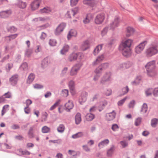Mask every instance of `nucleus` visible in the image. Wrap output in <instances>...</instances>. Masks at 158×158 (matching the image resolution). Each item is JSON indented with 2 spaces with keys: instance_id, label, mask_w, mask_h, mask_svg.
I'll list each match as a JSON object with an SVG mask.
<instances>
[{
  "instance_id": "nucleus-64",
  "label": "nucleus",
  "mask_w": 158,
  "mask_h": 158,
  "mask_svg": "<svg viewBox=\"0 0 158 158\" xmlns=\"http://www.w3.org/2000/svg\"><path fill=\"white\" fill-rule=\"evenodd\" d=\"M153 91L154 95L155 96H158V88L155 89Z\"/></svg>"
},
{
  "instance_id": "nucleus-15",
  "label": "nucleus",
  "mask_w": 158,
  "mask_h": 158,
  "mask_svg": "<svg viewBox=\"0 0 158 158\" xmlns=\"http://www.w3.org/2000/svg\"><path fill=\"white\" fill-rule=\"evenodd\" d=\"M78 11V8L75 7L68 11L66 14V15L67 17L70 18L72 16H74L75 14L77 13Z\"/></svg>"
},
{
  "instance_id": "nucleus-47",
  "label": "nucleus",
  "mask_w": 158,
  "mask_h": 158,
  "mask_svg": "<svg viewBox=\"0 0 158 158\" xmlns=\"http://www.w3.org/2000/svg\"><path fill=\"white\" fill-rule=\"evenodd\" d=\"M48 114L46 112H44L42 113L41 121L42 122L47 121V119Z\"/></svg>"
},
{
  "instance_id": "nucleus-60",
  "label": "nucleus",
  "mask_w": 158,
  "mask_h": 158,
  "mask_svg": "<svg viewBox=\"0 0 158 158\" xmlns=\"http://www.w3.org/2000/svg\"><path fill=\"white\" fill-rule=\"evenodd\" d=\"M68 70V68L67 67L64 68L62 70L61 76L62 77L66 73Z\"/></svg>"
},
{
  "instance_id": "nucleus-22",
  "label": "nucleus",
  "mask_w": 158,
  "mask_h": 158,
  "mask_svg": "<svg viewBox=\"0 0 158 158\" xmlns=\"http://www.w3.org/2000/svg\"><path fill=\"white\" fill-rule=\"evenodd\" d=\"M18 80V76L17 75H15L13 76L10 79V81L12 85H15L17 83Z\"/></svg>"
},
{
  "instance_id": "nucleus-24",
  "label": "nucleus",
  "mask_w": 158,
  "mask_h": 158,
  "mask_svg": "<svg viewBox=\"0 0 158 158\" xmlns=\"http://www.w3.org/2000/svg\"><path fill=\"white\" fill-rule=\"evenodd\" d=\"M11 13V12L10 10L2 11L0 12V17L2 18L7 17Z\"/></svg>"
},
{
  "instance_id": "nucleus-28",
  "label": "nucleus",
  "mask_w": 158,
  "mask_h": 158,
  "mask_svg": "<svg viewBox=\"0 0 158 158\" xmlns=\"http://www.w3.org/2000/svg\"><path fill=\"white\" fill-rule=\"evenodd\" d=\"M81 121V114L79 113H77L75 116V123L76 124H79Z\"/></svg>"
},
{
  "instance_id": "nucleus-3",
  "label": "nucleus",
  "mask_w": 158,
  "mask_h": 158,
  "mask_svg": "<svg viewBox=\"0 0 158 158\" xmlns=\"http://www.w3.org/2000/svg\"><path fill=\"white\" fill-rule=\"evenodd\" d=\"M112 73L110 72H106L102 77L100 81V83L102 85H105L106 82L111 80Z\"/></svg>"
},
{
  "instance_id": "nucleus-8",
  "label": "nucleus",
  "mask_w": 158,
  "mask_h": 158,
  "mask_svg": "<svg viewBox=\"0 0 158 158\" xmlns=\"http://www.w3.org/2000/svg\"><path fill=\"white\" fill-rule=\"evenodd\" d=\"M146 71L155 69L156 61L153 60L148 62L145 66Z\"/></svg>"
},
{
  "instance_id": "nucleus-36",
  "label": "nucleus",
  "mask_w": 158,
  "mask_h": 158,
  "mask_svg": "<svg viewBox=\"0 0 158 158\" xmlns=\"http://www.w3.org/2000/svg\"><path fill=\"white\" fill-rule=\"evenodd\" d=\"M64 125L62 124H60L57 128V131L59 133H63L64 131Z\"/></svg>"
},
{
  "instance_id": "nucleus-39",
  "label": "nucleus",
  "mask_w": 158,
  "mask_h": 158,
  "mask_svg": "<svg viewBox=\"0 0 158 158\" xmlns=\"http://www.w3.org/2000/svg\"><path fill=\"white\" fill-rule=\"evenodd\" d=\"M147 110V105L146 103H144L142 106L141 109L140 110V112L143 113H145L146 112Z\"/></svg>"
},
{
  "instance_id": "nucleus-51",
  "label": "nucleus",
  "mask_w": 158,
  "mask_h": 158,
  "mask_svg": "<svg viewBox=\"0 0 158 158\" xmlns=\"http://www.w3.org/2000/svg\"><path fill=\"white\" fill-rule=\"evenodd\" d=\"M57 44L56 41L55 40L51 39L49 42V44L50 46H55Z\"/></svg>"
},
{
  "instance_id": "nucleus-12",
  "label": "nucleus",
  "mask_w": 158,
  "mask_h": 158,
  "mask_svg": "<svg viewBox=\"0 0 158 158\" xmlns=\"http://www.w3.org/2000/svg\"><path fill=\"white\" fill-rule=\"evenodd\" d=\"M88 95V93L86 92L83 91L82 92L79 100V102L81 104H82L86 101Z\"/></svg>"
},
{
  "instance_id": "nucleus-6",
  "label": "nucleus",
  "mask_w": 158,
  "mask_h": 158,
  "mask_svg": "<svg viewBox=\"0 0 158 158\" xmlns=\"http://www.w3.org/2000/svg\"><path fill=\"white\" fill-rule=\"evenodd\" d=\"M66 26V24L64 23H60L56 28L55 34L56 35H59L62 32Z\"/></svg>"
},
{
  "instance_id": "nucleus-34",
  "label": "nucleus",
  "mask_w": 158,
  "mask_h": 158,
  "mask_svg": "<svg viewBox=\"0 0 158 158\" xmlns=\"http://www.w3.org/2000/svg\"><path fill=\"white\" fill-rule=\"evenodd\" d=\"M102 47V44L99 45L97 46L94 50V55H97L101 51Z\"/></svg>"
},
{
  "instance_id": "nucleus-54",
  "label": "nucleus",
  "mask_w": 158,
  "mask_h": 158,
  "mask_svg": "<svg viewBox=\"0 0 158 158\" xmlns=\"http://www.w3.org/2000/svg\"><path fill=\"white\" fill-rule=\"evenodd\" d=\"M50 130V128L47 126L44 127L42 129V131L43 133H46L48 132Z\"/></svg>"
},
{
  "instance_id": "nucleus-59",
  "label": "nucleus",
  "mask_w": 158,
  "mask_h": 158,
  "mask_svg": "<svg viewBox=\"0 0 158 158\" xmlns=\"http://www.w3.org/2000/svg\"><path fill=\"white\" fill-rule=\"evenodd\" d=\"M135 104V102L133 100L131 101L128 105V107L129 108H133Z\"/></svg>"
},
{
  "instance_id": "nucleus-33",
  "label": "nucleus",
  "mask_w": 158,
  "mask_h": 158,
  "mask_svg": "<svg viewBox=\"0 0 158 158\" xmlns=\"http://www.w3.org/2000/svg\"><path fill=\"white\" fill-rule=\"evenodd\" d=\"M51 12V9L50 7H47L40 9V13L49 14Z\"/></svg>"
},
{
  "instance_id": "nucleus-56",
  "label": "nucleus",
  "mask_w": 158,
  "mask_h": 158,
  "mask_svg": "<svg viewBox=\"0 0 158 158\" xmlns=\"http://www.w3.org/2000/svg\"><path fill=\"white\" fill-rule=\"evenodd\" d=\"M62 94L63 96L67 97L69 95V91L68 89H64L62 91Z\"/></svg>"
},
{
  "instance_id": "nucleus-18",
  "label": "nucleus",
  "mask_w": 158,
  "mask_h": 158,
  "mask_svg": "<svg viewBox=\"0 0 158 158\" xmlns=\"http://www.w3.org/2000/svg\"><path fill=\"white\" fill-rule=\"evenodd\" d=\"M147 76L149 77L152 78L156 77L157 75V73L155 69L151 70L146 71Z\"/></svg>"
},
{
  "instance_id": "nucleus-62",
  "label": "nucleus",
  "mask_w": 158,
  "mask_h": 158,
  "mask_svg": "<svg viewBox=\"0 0 158 158\" xmlns=\"http://www.w3.org/2000/svg\"><path fill=\"white\" fill-rule=\"evenodd\" d=\"M104 54H102L100 56H98L97 58V59H98V61L100 62H101L104 59Z\"/></svg>"
},
{
  "instance_id": "nucleus-49",
  "label": "nucleus",
  "mask_w": 158,
  "mask_h": 158,
  "mask_svg": "<svg viewBox=\"0 0 158 158\" xmlns=\"http://www.w3.org/2000/svg\"><path fill=\"white\" fill-rule=\"evenodd\" d=\"M129 91V88L127 86H126L122 89V92L123 95L127 94Z\"/></svg>"
},
{
  "instance_id": "nucleus-16",
  "label": "nucleus",
  "mask_w": 158,
  "mask_h": 158,
  "mask_svg": "<svg viewBox=\"0 0 158 158\" xmlns=\"http://www.w3.org/2000/svg\"><path fill=\"white\" fill-rule=\"evenodd\" d=\"M119 18L116 17L115 18L114 21H113L110 24V29H114L116 27H118L119 23Z\"/></svg>"
},
{
  "instance_id": "nucleus-17",
  "label": "nucleus",
  "mask_w": 158,
  "mask_h": 158,
  "mask_svg": "<svg viewBox=\"0 0 158 158\" xmlns=\"http://www.w3.org/2000/svg\"><path fill=\"white\" fill-rule=\"evenodd\" d=\"M73 104L72 101L69 100L64 104L65 109L67 111L69 112L70 110L73 109Z\"/></svg>"
},
{
  "instance_id": "nucleus-46",
  "label": "nucleus",
  "mask_w": 158,
  "mask_h": 158,
  "mask_svg": "<svg viewBox=\"0 0 158 158\" xmlns=\"http://www.w3.org/2000/svg\"><path fill=\"white\" fill-rule=\"evenodd\" d=\"M128 98L127 97H126L124 98L123 99H121V100L119 101L118 102V105L119 106H122L123 103L125 102V101Z\"/></svg>"
},
{
  "instance_id": "nucleus-44",
  "label": "nucleus",
  "mask_w": 158,
  "mask_h": 158,
  "mask_svg": "<svg viewBox=\"0 0 158 158\" xmlns=\"http://www.w3.org/2000/svg\"><path fill=\"white\" fill-rule=\"evenodd\" d=\"M100 65L103 70H104L109 68L110 66V63L108 62H106L102 63Z\"/></svg>"
},
{
  "instance_id": "nucleus-45",
  "label": "nucleus",
  "mask_w": 158,
  "mask_h": 158,
  "mask_svg": "<svg viewBox=\"0 0 158 158\" xmlns=\"http://www.w3.org/2000/svg\"><path fill=\"white\" fill-rule=\"evenodd\" d=\"M141 81V78L139 77H137L135 80L131 82L133 85H136L138 84Z\"/></svg>"
},
{
  "instance_id": "nucleus-58",
  "label": "nucleus",
  "mask_w": 158,
  "mask_h": 158,
  "mask_svg": "<svg viewBox=\"0 0 158 158\" xmlns=\"http://www.w3.org/2000/svg\"><path fill=\"white\" fill-rule=\"evenodd\" d=\"M76 54H77V58L79 60H81L83 58L84 56L82 53L78 52L76 53Z\"/></svg>"
},
{
  "instance_id": "nucleus-25",
  "label": "nucleus",
  "mask_w": 158,
  "mask_h": 158,
  "mask_svg": "<svg viewBox=\"0 0 158 158\" xmlns=\"http://www.w3.org/2000/svg\"><path fill=\"white\" fill-rule=\"evenodd\" d=\"M77 59V54L76 53H73L71 54L68 57V60L69 61H73Z\"/></svg>"
},
{
  "instance_id": "nucleus-38",
  "label": "nucleus",
  "mask_w": 158,
  "mask_h": 158,
  "mask_svg": "<svg viewBox=\"0 0 158 158\" xmlns=\"http://www.w3.org/2000/svg\"><path fill=\"white\" fill-rule=\"evenodd\" d=\"M103 70L100 65H99L98 67L96 68L94 70V73L96 74H101L102 71Z\"/></svg>"
},
{
  "instance_id": "nucleus-50",
  "label": "nucleus",
  "mask_w": 158,
  "mask_h": 158,
  "mask_svg": "<svg viewBox=\"0 0 158 158\" xmlns=\"http://www.w3.org/2000/svg\"><path fill=\"white\" fill-rule=\"evenodd\" d=\"M152 89H149L145 91V94L146 96H149L152 95V93L153 92Z\"/></svg>"
},
{
  "instance_id": "nucleus-43",
  "label": "nucleus",
  "mask_w": 158,
  "mask_h": 158,
  "mask_svg": "<svg viewBox=\"0 0 158 158\" xmlns=\"http://www.w3.org/2000/svg\"><path fill=\"white\" fill-rule=\"evenodd\" d=\"M83 135V134L82 132H79L75 134L72 135V138L73 139H77L79 137H81Z\"/></svg>"
},
{
  "instance_id": "nucleus-11",
  "label": "nucleus",
  "mask_w": 158,
  "mask_h": 158,
  "mask_svg": "<svg viewBox=\"0 0 158 158\" xmlns=\"http://www.w3.org/2000/svg\"><path fill=\"white\" fill-rule=\"evenodd\" d=\"M116 113L113 110L111 112L107 113L106 114L105 119L107 121H111L113 120L115 118Z\"/></svg>"
},
{
  "instance_id": "nucleus-2",
  "label": "nucleus",
  "mask_w": 158,
  "mask_h": 158,
  "mask_svg": "<svg viewBox=\"0 0 158 158\" xmlns=\"http://www.w3.org/2000/svg\"><path fill=\"white\" fill-rule=\"evenodd\" d=\"M148 41L147 40H144L136 46L135 48V53L136 54H139L142 53Z\"/></svg>"
},
{
  "instance_id": "nucleus-52",
  "label": "nucleus",
  "mask_w": 158,
  "mask_h": 158,
  "mask_svg": "<svg viewBox=\"0 0 158 158\" xmlns=\"http://www.w3.org/2000/svg\"><path fill=\"white\" fill-rule=\"evenodd\" d=\"M119 127L117 124H114L112 125L111 128L112 130L114 131H117L119 129Z\"/></svg>"
},
{
  "instance_id": "nucleus-13",
  "label": "nucleus",
  "mask_w": 158,
  "mask_h": 158,
  "mask_svg": "<svg viewBox=\"0 0 158 158\" xmlns=\"http://www.w3.org/2000/svg\"><path fill=\"white\" fill-rule=\"evenodd\" d=\"M120 49L121 50L123 55L124 56L128 57L131 55V48L120 47Z\"/></svg>"
},
{
  "instance_id": "nucleus-19",
  "label": "nucleus",
  "mask_w": 158,
  "mask_h": 158,
  "mask_svg": "<svg viewBox=\"0 0 158 158\" xmlns=\"http://www.w3.org/2000/svg\"><path fill=\"white\" fill-rule=\"evenodd\" d=\"M89 47V42L88 40L84 41L81 44V48L83 51H85Z\"/></svg>"
},
{
  "instance_id": "nucleus-32",
  "label": "nucleus",
  "mask_w": 158,
  "mask_h": 158,
  "mask_svg": "<svg viewBox=\"0 0 158 158\" xmlns=\"http://www.w3.org/2000/svg\"><path fill=\"white\" fill-rule=\"evenodd\" d=\"M35 78V75L33 73H31L30 74L27 79V83L28 84L31 83L34 79Z\"/></svg>"
},
{
  "instance_id": "nucleus-31",
  "label": "nucleus",
  "mask_w": 158,
  "mask_h": 158,
  "mask_svg": "<svg viewBox=\"0 0 158 158\" xmlns=\"http://www.w3.org/2000/svg\"><path fill=\"white\" fill-rule=\"evenodd\" d=\"M18 35V34H15L6 36L5 37V40L7 42L9 41L16 38L17 37Z\"/></svg>"
},
{
  "instance_id": "nucleus-4",
  "label": "nucleus",
  "mask_w": 158,
  "mask_h": 158,
  "mask_svg": "<svg viewBox=\"0 0 158 158\" xmlns=\"http://www.w3.org/2000/svg\"><path fill=\"white\" fill-rule=\"evenodd\" d=\"M83 3L91 7L101 5L99 0H83Z\"/></svg>"
},
{
  "instance_id": "nucleus-37",
  "label": "nucleus",
  "mask_w": 158,
  "mask_h": 158,
  "mask_svg": "<svg viewBox=\"0 0 158 158\" xmlns=\"http://www.w3.org/2000/svg\"><path fill=\"white\" fill-rule=\"evenodd\" d=\"M69 49V46L67 45H65L60 51V53L62 54H64L66 52H68Z\"/></svg>"
},
{
  "instance_id": "nucleus-42",
  "label": "nucleus",
  "mask_w": 158,
  "mask_h": 158,
  "mask_svg": "<svg viewBox=\"0 0 158 158\" xmlns=\"http://www.w3.org/2000/svg\"><path fill=\"white\" fill-rule=\"evenodd\" d=\"M17 5L19 7L22 9L25 8L26 6V3L21 1H19L18 2Z\"/></svg>"
},
{
  "instance_id": "nucleus-27",
  "label": "nucleus",
  "mask_w": 158,
  "mask_h": 158,
  "mask_svg": "<svg viewBox=\"0 0 158 158\" xmlns=\"http://www.w3.org/2000/svg\"><path fill=\"white\" fill-rule=\"evenodd\" d=\"M69 86L71 94H75L74 82L73 80H71L69 82Z\"/></svg>"
},
{
  "instance_id": "nucleus-23",
  "label": "nucleus",
  "mask_w": 158,
  "mask_h": 158,
  "mask_svg": "<svg viewBox=\"0 0 158 158\" xmlns=\"http://www.w3.org/2000/svg\"><path fill=\"white\" fill-rule=\"evenodd\" d=\"M109 140L108 139H105L99 143L98 144V147L100 148H103L105 146L109 144Z\"/></svg>"
},
{
  "instance_id": "nucleus-1",
  "label": "nucleus",
  "mask_w": 158,
  "mask_h": 158,
  "mask_svg": "<svg viewBox=\"0 0 158 158\" xmlns=\"http://www.w3.org/2000/svg\"><path fill=\"white\" fill-rule=\"evenodd\" d=\"M158 53V44L157 42L152 43L145 52V55L148 57H152Z\"/></svg>"
},
{
  "instance_id": "nucleus-9",
  "label": "nucleus",
  "mask_w": 158,
  "mask_h": 158,
  "mask_svg": "<svg viewBox=\"0 0 158 158\" xmlns=\"http://www.w3.org/2000/svg\"><path fill=\"white\" fill-rule=\"evenodd\" d=\"M52 61V59L50 57H47L44 58L41 62V67L43 68L46 67L51 64Z\"/></svg>"
},
{
  "instance_id": "nucleus-10",
  "label": "nucleus",
  "mask_w": 158,
  "mask_h": 158,
  "mask_svg": "<svg viewBox=\"0 0 158 158\" xmlns=\"http://www.w3.org/2000/svg\"><path fill=\"white\" fill-rule=\"evenodd\" d=\"M133 41V40L131 39H127L121 43L120 45V47L130 48Z\"/></svg>"
},
{
  "instance_id": "nucleus-41",
  "label": "nucleus",
  "mask_w": 158,
  "mask_h": 158,
  "mask_svg": "<svg viewBox=\"0 0 158 158\" xmlns=\"http://www.w3.org/2000/svg\"><path fill=\"white\" fill-rule=\"evenodd\" d=\"M9 106L8 105H6L4 106L2 110V116H3L6 112L9 110Z\"/></svg>"
},
{
  "instance_id": "nucleus-55",
  "label": "nucleus",
  "mask_w": 158,
  "mask_h": 158,
  "mask_svg": "<svg viewBox=\"0 0 158 158\" xmlns=\"http://www.w3.org/2000/svg\"><path fill=\"white\" fill-rule=\"evenodd\" d=\"M8 31L10 32L11 33H14L17 30V29L15 27H10L8 29Z\"/></svg>"
},
{
  "instance_id": "nucleus-61",
  "label": "nucleus",
  "mask_w": 158,
  "mask_h": 158,
  "mask_svg": "<svg viewBox=\"0 0 158 158\" xmlns=\"http://www.w3.org/2000/svg\"><path fill=\"white\" fill-rule=\"evenodd\" d=\"M21 68L23 70H26L27 68V64L26 63H24L21 66Z\"/></svg>"
},
{
  "instance_id": "nucleus-26",
  "label": "nucleus",
  "mask_w": 158,
  "mask_h": 158,
  "mask_svg": "<svg viewBox=\"0 0 158 158\" xmlns=\"http://www.w3.org/2000/svg\"><path fill=\"white\" fill-rule=\"evenodd\" d=\"M134 29L131 27H128L126 28V36L127 37L131 36L134 32Z\"/></svg>"
},
{
  "instance_id": "nucleus-29",
  "label": "nucleus",
  "mask_w": 158,
  "mask_h": 158,
  "mask_svg": "<svg viewBox=\"0 0 158 158\" xmlns=\"http://www.w3.org/2000/svg\"><path fill=\"white\" fill-rule=\"evenodd\" d=\"M85 118L86 120L88 121H91L95 118V115L91 113H89L86 115Z\"/></svg>"
},
{
  "instance_id": "nucleus-21",
  "label": "nucleus",
  "mask_w": 158,
  "mask_h": 158,
  "mask_svg": "<svg viewBox=\"0 0 158 158\" xmlns=\"http://www.w3.org/2000/svg\"><path fill=\"white\" fill-rule=\"evenodd\" d=\"M40 5V0H35L31 4L32 10H35L38 8Z\"/></svg>"
},
{
  "instance_id": "nucleus-5",
  "label": "nucleus",
  "mask_w": 158,
  "mask_h": 158,
  "mask_svg": "<svg viewBox=\"0 0 158 158\" xmlns=\"http://www.w3.org/2000/svg\"><path fill=\"white\" fill-rule=\"evenodd\" d=\"M105 18V15L104 13H102L98 14L94 19V22L96 24H102Z\"/></svg>"
},
{
  "instance_id": "nucleus-63",
  "label": "nucleus",
  "mask_w": 158,
  "mask_h": 158,
  "mask_svg": "<svg viewBox=\"0 0 158 158\" xmlns=\"http://www.w3.org/2000/svg\"><path fill=\"white\" fill-rule=\"evenodd\" d=\"M33 129L32 128H31L28 132V135L29 137L30 138H32L33 137V135L32 132Z\"/></svg>"
},
{
  "instance_id": "nucleus-20",
  "label": "nucleus",
  "mask_w": 158,
  "mask_h": 158,
  "mask_svg": "<svg viewBox=\"0 0 158 158\" xmlns=\"http://www.w3.org/2000/svg\"><path fill=\"white\" fill-rule=\"evenodd\" d=\"M77 32L74 29H71L69 32L67 36L68 40H70L72 37H76L77 35Z\"/></svg>"
},
{
  "instance_id": "nucleus-35",
  "label": "nucleus",
  "mask_w": 158,
  "mask_h": 158,
  "mask_svg": "<svg viewBox=\"0 0 158 158\" xmlns=\"http://www.w3.org/2000/svg\"><path fill=\"white\" fill-rule=\"evenodd\" d=\"M92 18V15L89 14L87 15L85 18L83 20V22L85 24H87L89 23L90 20Z\"/></svg>"
},
{
  "instance_id": "nucleus-40",
  "label": "nucleus",
  "mask_w": 158,
  "mask_h": 158,
  "mask_svg": "<svg viewBox=\"0 0 158 158\" xmlns=\"http://www.w3.org/2000/svg\"><path fill=\"white\" fill-rule=\"evenodd\" d=\"M158 123V119L154 118L151 120V125L152 127H156Z\"/></svg>"
},
{
  "instance_id": "nucleus-7",
  "label": "nucleus",
  "mask_w": 158,
  "mask_h": 158,
  "mask_svg": "<svg viewBox=\"0 0 158 158\" xmlns=\"http://www.w3.org/2000/svg\"><path fill=\"white\" fill-rule=\"evenodd\" d=\"M81 65L79 64L74 65L72 68L70 72V74L71 76H74L77 74L78 71L80 69Z\"/></svg>"
},
{
  "instance_id": "nucleus-14",
  "label": "nucleus",
  "mask_w": 158,
  "mask_h": 158,
  "mask_svg": "<svg viewBox=\"0 0 158 158\" xmlns=\"http://www.w3.org/2000/svg\"><path fill=\"white\" fill-rule=\"evenodd\" d=\"M133 65V63L132 62L128 61L126 63L121 64L119 65V68L122 69H127L132 67Z\"/></svg>"
},
{
  "instance_id": "nucleus-53",
  "label": "nucleus",
  "mask_w": 158,
  "mask_h": 158,
  "mask_svg": "<svg viewBox=\"0 0 158 158\" xmlns=\"http://www.w3.org/2000/svg\"><path fill=\"white\" fill-rule=\"evenodd\" d=\"M142 118L139 117L137 118L135 121V125L136 126H138L139 125L141 122Z\"/></svg>"
},
{
  "instance_id": "nucleus-30",
  "label": "nucleus",
  "mask_w": 158,
  "mask_h": 158,
  "mask_svg": "<svg viewBox=\"0 0 158 158\" xmlns=\"http://www.w3.org/2000/svg\"><path fill=\"white\" fill-rule=\"evenodd\" d=\"M115 147L114 145L112 146L111 148L107 151V155L108 157H111L115 150Z\"/></svg>"
},
{
  "instance_id": "nucleus-57",
  "label": "nucleus",
  "mask_w": 158,
  "mask_h": 158,
  "mask_svg": "<svg viewBox=\"0 0 158 158\" xmlns=\"http://www.w3.org/2000/svg\"><path fill=\"white\" fill-rule=\"evenodd\" d=\"M79 0H70V5L72 6H74L76 5Z\"/></svg>"
},
{
  "instance_id": "nucleus-48",
  "label": "nucleus",
  "mask_w": 158,
  "mask_h": 158,
  "mask_svg": "<svg viewBox=\"0 0 158 158\" xmlns=\"http://www.w3.org/2000/svg\"><path fill=\"white\" fill-rule=\"evenodd\" d=\"M60 101V99L57 101L56 102L50 107V110H52L55 109V108L59 105Z\"/></svg>"
}]
</instances>
